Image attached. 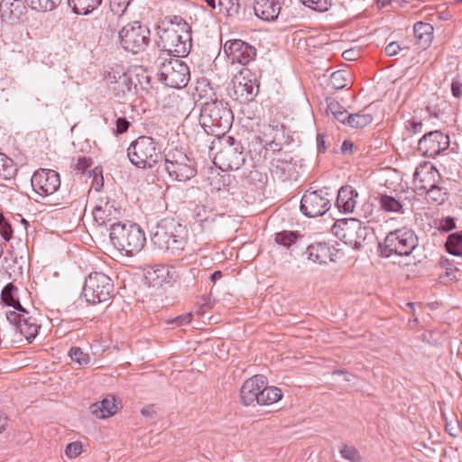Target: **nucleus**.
<instances>
[{
	"label": "nucleus",
	"mask_w": 462,
	"mask_h": 462,
	"mask_svg": "<svg viewBox=\"0 0 462 462\" xmlns=\"http://www.w3.org/2000/svg\"><path fill=\"white\" fill-rule=\"evenodd\" d=\"M282 397V393L281 389L275 386H267L265 379L263 378V387H262L256 404L271 405L280 401Z\"/></svg>",
	"instance_id": "nucleus-26"
},
{
	"label": "nucleus",
	"mask_w": 462,
	"mask_h": 462,
	"mask_svg": "<svg viewBox=\"0 0 462 462\" xmlns=\"http://www.w3.org/2000/svg\"><path fill=\"white\" fill-rule=\"evenodd\" d=\"M433 27L423 22H418L413 26V33L416 37L418 43L423 48L428 46L432 40Z\"/></svg>",
	"instance_id": "nucleus-28"
},
{
	"label": "nucleus",
	"mask_w": 462,
	"mask_h": 462,
	"mask_svg": "<svg viewBox=\"0 0 462 462\" xmlns=\"http://www.w3.org/2000/svg\"><path fill=\"white\" fill-rule=\"evenodd\" d=\"M120 44L127 51L139 53L150 42V30L139 22L125 25L119 32Z\"/></svg>",
	"instance_id": "nucleus-9"
},
{
	"label": "nucleus",
	"mask_w": 462,
	"mask_h": 462,
	"mask_svg": "<svg viewBox=\"0 0 462 462\" xmlns=\"http://www.w3.org/2000/svg\"><path fill=\"white\" fill-rule=\"evenodd\" d=\"M127 156L133 165L140 169H152L162 159L161 147L150 136H140L131 143Z\"/></svg>",
	"instance_id": "nucleus-5"
},
{
	"label": "nucleus",
	"mask_w": 462,
	"mask_h": 462,
	"mask_svg": "<svg viewBox=\"0 0 462 462\" xmlns=\"http://www.w3.org/2000/svg\"><path fill=\"white\" fill-rule=\"evenodd\" d=\"M306 254L309 260L319 264L336 262L342 254L337 248L328 243L311 244L308 246Z\"/></svg>",
	"instance_id": "nucleus-18"
},
{
	"label": "nucleus",
	"mask_w": 462,
	"mask_h": 462,
	"mask_svg": "<svg viewBox=\"0 0 462 462\" xmlns=\"http://www.w3.org/2000/svg\"><path fill=\"white\" fill-rule=\"evenodd\" d=\"M446 248L451 254L462 255V232L449 235L446 242Z\"/></svg>",
	"instance_id": "nucleus-35"
},
{
	"label": "nucleus",
	"mask_w": 462,
	"mask_h": 462,
	"mask_svg": "<svg viewBox=\"0 0 462 462\" xmlns=\"http://www.w3.org/2000/svg\"><path fill=\"white\" fill-rule=\"evenodd\" d=\"M224 51L232 63L242 65L249 63L256 56L255 48L241 40L227 41L224 44Z\"/></svg>",
	"instance_id": "nucleus-16"
},
{
	"label": "nucleus",
	"mask_w": 462,
	"mask_h": 462,
	"mask_svg": "<svg viewBox=\"0 0 462 462\" xmlns=\"http://www.w3.org/2000/svg\"><path fill=\"white\" fill-rule=\"evenodd\" d=\"M141 413H142L143 416H146V417H152V414L154 413L153 407H152V406H146V407H143V408L141 410Z\"/></svg>",
	"instance_id": "nucleus-61"
},
{
	"label": "nucleus",
	"mask_w": 462,
	"mask_h": 462,
	"mask_svg": "<svg viewBox=\"0 0 462 462\" xmlns=\"http://www.w3.org/2000/svg\"><path fill=\"white\" fill-rule=\"evenodd\" d=\"M379 253L382 257L404 254V232L402 229L393 230L379 244Z\"/></svg>",
	"instance_id": "nucleus-19"
},
{
	"label": "nucleus",
	"mask_w": 462,
	"mask_h": 462,
	"mask_svg": "<svg viewBox=\"0 0 462 462\" xmlns=\"http://www.w3.org/2000/svg\"><path fill=\"white\" fill-rule=\"evenodd\" d=\"M379 203L380 207L387 212H398L402 208V205L399 200L388 195H381Z\"/></svg>",
	"instance_id": "nucleus-41"
},
{
	"label": "nucleus",
	"mask_w": 462,
	"mask_h": 462,
	"mask_svg": "<svg viewBox=\"0 0 462 462\" xmlns=\"http://www.w3.org/2000/svg\"><path fill=\"white\" fill-rule=\"evenodd\" d=\"M102 0H68L69 5L76 14L87 15L96 10Z\"/></svg>",
	"instance_id": "nucleus-27"
},
{
	"label": "nucleus",
	"mask_w": 462,
	"mask_h": 462,
	"mask_svg": "<svg viewBox=\"0 0 462 462\" xmlns=\"http://www.w3.org/2000/svg\"><path fill=\"white\" fill-rule=\"evenodd\" d=\"M340 455L343 458L350 461V462H361L362 458L358 452V450L353 447L348 445H343L339 450Z\"/></svg>",
	"instance_id": "nucleus-45"
},
{
	"label": "nucleus",
	"mask_w": 462,
	"mask_h": 462,
	"mask_svg": "<svg viewBox=\"0 0 462 462\" xmlns=\"http://www.w3.org/2000/svg\"><path fill=\"white\" fill-rule=\"evenodd\" d=\"M332 233L346 245L360 248L365 234V228L361 222L351 218L337 221L332 226Z\"/></svg>",
	"instance_id": "nucleus-10"
},
{
	"label": "nucleus",
	"mask_w": 462,
	"mask_h": 462,
	"mask_svg": "<svg viewBox=\"0 0 462 462\" xmlns=\"http://www.w3.org/2000/svg\"><path fill=\"white\" fill-rule=\"evenodd\" d=\"M424 194H426L428 202L436 205L443 204L448 198V194L446 189L440 188L438 184L432 189L425 191Z\"/></svg>",
	"instance_id": "nucleus-34"
},
{
	"label": "nucleus",
	"mask_w": 462,
	"mask_h": 462,
	"mask_svg": "<svg viewBox=\"0 0 462 462\" xmlns=\"http://www.w3.org/2000/svg\"><path fill=\"white\" fill-rule=\"evenodd\" d=\"M254 10L257 17L271 22L278 18L281 5L279 0H254Z\"/></svg>",
	"instance_id": "nucleus-22"
},
{
	"label": "nucleus",
	"mask_w": 462,
	"mask_h": 462,
	"mask_svg": "<svg viewBox=\"0 0 462 462\" xmlns=\"http://www.w3.org/2000/svg\"><path fill=\"white\" fill-rule=\"evenodd\" d=\"M161 77L165 87H187L190 79L189 67L180 60L164 65Z\"/></svg>",
	"instance_id": "nucleus-14"
},
{
	"label": "nucleus",
	"mask_w": 462,
	"mask_h": 462,
	"mask_svg": "<svg viewBox=\"0 0 462 462\" xmlns=\"http://www.w3.org/2000/svg\"><path fill=\"white\" fill-rule=\"evenodd\" d=\"M206 213V208L205 207H198L196 208V217H197V221H199V222H209V221H214L215 220V217H204Z\"/></svg>",
	"instance_id": "nucleus-55"
},
{
	"label": "nucleus",
	"mask_w": 462,
	"mask_h": 462,
	"mask_svg": "<svg viewBox=\"0 0 462 462\" xmlns=\"http://www.w3.org/2000/svg\"><path fill=\"white\" fill-rule=\"evenodd\" d=\"M164 170L177 181H186L196 175L194 162L180 150L168 151L164 157Z\"/></svg>",
	"instance_id": "nucleus-8"
},
{
	"label": "nucleus",
	"mask_w": 462,
	"mask_h": 462,
	"mask_svg": "<svg viewBox=\"0 0 462 462\" xmlns=\"http://www.w3.org/2000/svg\"><path fill=\"white\" fill-rule=\"evenodd\" d=\"M441 177L439 171L430 162H424L417 167L413 174V189L419 194H424L425 191L436 186Z\"/></svg>",
	"instance_id": "nucleus-15"
},
{
	"label": "nucleus",
	"mask_w": 462,
	"mask_h": 462,
	"mask_svg": "<svg viewBox=\"0 0 462 462\" xmlns=\"http://www.w3.org/2000/svg\"><path fill=\"white\" fill-rule=\"evenodd\" d=\"M145 279L151 285L159 286L163 283H170L173 280V274L169 266L158 264L146 270Z\"/></svg>",
	"instance_id": "nucleus-24"
},
{
	"label": "nucleus",
	"mask_w": 462,
	"mask_h": 462,
	"mask_svg": "<svg viewBox=\"0 0 462 462\" xmlns=\"http://www.w3.org/2000/svg\"><path fill=\"white\" fill-rule=\"evenodd\" d=\"M122 84L126 85V87H144L150 84V77L146 71L139 69L125 75Z\"/></svg>",
	"instance_id": "nucleus-31"
},
{
	"label": "nucleus",
	"mask_w": 462,
	"mask_h": 462,
	"mask_svg": "<svg viewBox=\"0 0 462 462\" xmlns=\"http://www.w3.org/2000/svg\"><path fill=\"white\" fill-rule=\"evenodd\" d=\"M352 149H353V143L348 140H345L341 145L342 152L343 153L351 152Z\"/></svg>",
	"instance_id": "nucleus-59"
},
{
	"label": "nucleus",
	"mask_w": 462,
	"mask_h": 462,
	"mask_svg": "<svg viewBox=\"0 0 462 462\" xmlns=\"http://www.w3.org/2000/svg\"><path fill=\"white\" fill-rule=\"evenodd\" d=\"M109 236L113 245L127 255L140 252L146 243L143 230L134 223H113Z\"/></svg>",
	"instance_id": "nucleus-4"
},
{
	"label": "nucleus",
	"mask_w": 462,
	"mask_h": 462,
	"mask_svg": "<svg viewBox=\"0 0 462 462\" xmlns=\"http://www.w3.org/2000/svg\"><path fill=\"white\" fill-rule=\"evenodd\" d=\"M192 313L189 312L186 314L180 315L172 319L168 320V324H175L176 326H185L191 322L192 320Z\"/></svg>",
	"instance_id": "nucleus-51"
},
{
	"label": "nucleus",
	"mask_w": 462,
	"mask_h": 462,
	"mask_svg": "<svg viewBox=\"0 0 462 462\" xmlns=\"http://www.w3.org/2000/svg\"><path fill=\"white\" fill-rule=\"evenodd\" d=\"M158 46L174 57H185L191 48V33L189 24L180 20L158 27Z\"/></svg>",
	"instance_id": "nucleus-1"
},
{
	"label": "nucleus",
	"mask_w": 462,
	"mask_h": 462,
	"mask_svg": "<svg viewBox=\"0 0 462 462\" xmlns=\"http://www.w3.org/2000/svg\"><path fill=\"white\" fill-rule=\"evenodd\" d=\"M263 375H254L243 383L240 397L245 405L249 406L257 403L258 396L261 393L262 387H263Z\"/></svg>",
	"instance_id": "nucleus-21"
},
{
	"label": "nucleus",
	"mask_w": 462,
	"mask_h": 462,
	"mask_svg": "<svg viewBox=\"0 0 462 462\" xmlns=\"http://www.w3.org/2000/svg\"><path fill=\"white\" fill-rule=\"evenodd\" d=\"M222 273L220 271H216L211 274V281L216 282L217 280L222 278Z\"/></svg>",
	"instance_id": "nucleus-64"
},
{
	"label": "nucleus",
	"mask_w": 462,
	"mask_h": 462,
	"mask_svg": "<svg viewBox=\"0 0 462 462\" xmlns=\"http://www.w3.org/2000/svg\"><path fill=\"white\" fill-rule=\"evenodd\" d=\"M402 74L397 77L396 74H393L391 72L387 76V83L388 84H396L398 82V80L402 79Z\"/></svg>",
	"instance_id": "nucleus-60"
},
{
	"label": "nucleus",
	"mask_w": 462,
	"mask_h": 462,
	"mask_svg": "<svg viewBox=\"0 0 462 462\" xmlns=\"http://www.w3.org/2000/svg\"><path fill=\"white\" fill-rule=\"evenodd\" d=\"M25 9V6L21 5L19 1H15L11 4V14L17 19L23 14Z\"/></svg>",
	"instance_id": "nucleus-54"
},
{
	"label": "nucleus",
	"mask_w": 462,
	"mask_h": 462,
	"mask_svg": "<svg viewBox=\"0 0 462 462\" xmlns=\"http://www.w3.org/2000/svg\"><path fill=\"white\" fill-rule=\"evenodd\" d=\"M221 149L214 157V163L221 171H236L245 162L242 144L234 137L228 136L221 142Z\"/></svg>",
	"instance_id": "nucleus-7"
},
{
	"label": "nucleus",
	"mask_w": 462,
	"mask_h": 462,
	"mask_svg": "<svg viewBox=\"0 0 462 462\" xmlns=\"http://www.w3.org/2000/svg\"><path fill=\"white\" fill-rule=\"evenodd\" d=\"M298 238L299 234L294 231L284 230L275 234V242L287 248L295 244Z\"/></svg>",
	"instance_id": "nucleus-38"
},
{
	"label": "nucleus",
	"mask_w": 462,
	"mask_h": 462,
	"mask_svg": "<svg viewBox=\"0 0 462 462\" xmlns=\"http://www.w3.org/2000/svg\"><path fill=\"white\" fill-rule=\"evenodd\" d=\"M373 122V116L370 114H350L346 125L355 128H362Z\"/></svg>",
	"instance_id": "nucleus-39"
},
{
	"label": "nucleus",
	"mask_w": 462,
	"mask_h": 462,
	"mask_svg": "<svg viewBox=\"0 0 462 462\" xmlns=\"http://www.w3.org/2000/svg\"><path fill=\"white\" fill-rule=\"evenodd\" d=\"M132 0H109L111 10L117 14H123Z\"/></svg>",
	"instance_id": "nucleus-49"
},
{
	"label": "nucleus",
	"mask_w": 462,
	"mask_h": 462,
	"mask_svg": "<svg viewBox=\"0 0 462 462\" xmlns=\"http://www.w3.org/2000/svg\"><path fill=\"white\" fill-rule=\"evenodd\" d=\"M116 125V135L125 133L130 126V123L125 117L117 118Z\"/></svg>",
	"instance_id": "nucleus-52"
},
{
	"label": "nucleus",
	"mask_w": 462,
	"mask_h": 462,
	"mask_svg": "<svg viewBox=\"0 0 462 462\" xmlns=\"http://www.w3.org/2000/svg\"><path fill=\"white\" fill-rule=\"evenodd\" d=\"M328 113L333 115L334 118L342 124H346L350 115L347 111L337 101H329L328 104Z\"/></svg>",
	"instance_id": "nucleus-37"
},
{
	"label": "nucleus",
	"mask_w": 462,
	"mask_h": 462,
	"mask_svg": "<svg viewBox=\"0 0 462 462\" xmlns=\"http://www.w3.org/2000/svg\"><path fill=\"white\" fill-rule=\"evenodd\" d=\"M114 290V283L108 275L95 272L86 278L83 295L89 304H97L109 300Z\"/></svg>",
	"instance_id": "nucleus-6"
},
{
	"label": "nucleus",
	"mask_w": 462,
	"mask_h": 462,
	"mask_svg": "<svg viewBox=\"0 0 462 462\" xmlns=\"http://www.w3.org/2000/svg\"><path fill=\"white\" fill-rule=\"evenodd\" d=\"M16 171L13 160L0 152V178L10 180L15 175Z\"/></svg>",
	"instance_id": "nucleus-33"
},
{
	"label": "nucleus",
	"mask_w": 462,
	"mask_h": 462,
	"mask_svg": "<svg viewBox=\"0 0 462 462\" xmlns=\"http://www.w3.org/2000/svg\"><path fill=\"white\" fill-rule=\"evenodd\" d=\"M34 192L42 198L54 194L60 187V174L51 169L36 171L31 179Z\"/></svg>",
	"instance_id": "nucleus-13"
},
{
	"label": "nucleus",
	"mask_w": 462,
	"mask_h": 462,
	"mask_svg": "<svg viewBox=\"0 0 462 462\" xmlns=\"http://www.w3.org/2000/svg\"><path fill=\"white\" fill-rule=\"evenodd\" d=\"M317 150H318V152H325L327 148H326V145H325V136L323 134H317Z\"/></svg>",
	"instance_id": "nucleus-57"
},
{
	"label": "nucleus",
	"mask_w": 462,
	"mask_h": 462,
	"mask_svg": "<svg viewBox=\"0 0 462 462\" xmlns=\"http://www.w3.org/2000/svg\"><path fill=\"white\" fill-rule=\"evenodd\" d=\"M449 145L448 136L439 131L430 132L419 141V150L428 157H435Z\"/></svg>",
	"instance_id": "nucleus-17"
},
{
	"label": "nucleus",
	"mask_w": 462,
	"mask_h": 462,
	"mask_svg": "<svg viewBox=\"0 0 462 462\" xmlns=\"http://www.w3.org/2000/svg\"><path fill=\"white\" fill-rule=\"evenodd\" d=\"M32 10L48 12L52 11L60 3V0H23Z\"/></svg>",
	"instance_id": "nucleus-36"
},
{
	"label": "nucleus",
	"mask_w": 462,
	"mask_h": 462,
	"mask_svg": "<svg viewBox=\"0 0 462 462\" xmlns=\"http://www.w3.org/2000/svg\"><path fill=\"white\" fill-rule=\"evenodd\" d=\"M234 116L227 103L214 100L203 105L199 123L208 134L219 136L225 134L231 127Z\"/></svg>",
	"instance_id": "nucleus-3"
},
{
	"label": "nucleus",
	"mask_w": 462,
	"mask_h": 462,
	"mask_svg": "<svg viewBox=\"0 0 462 462\" xmlns=\"http://www.w3.org/2000/svg\"><path fill=\"white\" fill-rule=\"evenodd\" d=\"M217 5L219 12H226L227 15H232L238 10V0H218Z\"/></svg>",
	"instance_id": "nucleus-46"
},
{
	"label": "nucleus",
	"mask_w": 462,
	"mask_h": 462,
	"mask_svg": "<svg viewBox=\"0 0 462 462\" xmlns=\"http://www.w3.org/2000/svg\"><path fill=\"white\" fill-rule=\"evenodd\" d=\"M236 99L241 98V103L251 102L257 96L259 88H231Z\"/></svg>",
	"instance_id": "nucleus-44"
},
{
	"label": "nucleus",
	"mask_w": 462,
	"mask_h": 462,
	"mask_svg": "<svg viewBox=\"0 0 462 462\" xmlns=\"http://www.w3.org/2000/svg\"><path fill=\"white\" fill-rule=\"evenodd\" d=\"M82 449V443L80 441H74L66 446L65 454L69 458H76L81 454Z\"/></svg>",
	"instance_id": "nucleus-48"
},
{
	"label": "nucleus",
	"mask_w": 462,
	"mask_h": 462,
	"mask_svg": "<svg viewBox=\"0 0 462 462\" xmlns=\"http://www.w3.org/2000/svg\"><path fill=\"white\" fill-rule=\"evenodd\" d=\"M88 167V162L86 158H81L79 160L78 168L85 171Z\"/></svg>",
	"instance_id": "nucleus-63"
},
{
	"label": "nucleus",
	"mask_w": 462,
	"mask_h": 462,
	"mask_svg": "<svg viewBox=\"0 0 462 462\" xmlns=\"http://www.w3.org/2000/svg\"><path fill=\"white\" fill-rule=\"evenodd\" d=\"M357 191L351 186L341 187L337 193L336 206L340 212L352 213L356 206Z\"/></svg>",
	"instance_id": "nucleus-23"
},
{
	"label": "nucleus",
	"mask_w": 462,
	"mask_h": 462,
	"mask_svg": "<svg viewBox=\"0 0 462 462\" xmlns=\"http://www.w3.org/2000/svg\"><path fill=\"white\" fill-rule=\"evenodd\" d=\"M354 84L353 75L346 70L333 72L329 79L330 87H352Z\"/></svg>",
	"instance_id": "nucleus-32"
},
{
	"label": "nucleus",
	"mask_w": 462,
	"mask_h": 462,
	"mask_svg": "<svg viewBox=\"0 0 462 462\" xmlns=\"http://www.w3.org/2000/svg\"><path fill=\"white\" fill-rule=\"evenodd\" d=\"M303 4L316 11L324 12L330 5L328 0H303Z\"/></svg>",
	"instance_id": "nucleus-50"
},
{
	"label": "nucleus",
	"mask_w": 462,
	"mask_h": 462,
	"mask_svg": "<svg viewBox=\"0 0 462 462\" xmlns=\"http://www.w3.org/2000/svg\"><path fill=\"white\" fill-rule=\"evenodd\" d=\"M455 221L453 217H447L442 219H440L439 224V228L443 231H449L453 228H455Z\"/></svg>",
	"instance_id": "nucleus-53"
},
{
	"label": "nucleus",
	"mask_w": 462,
	"mask_h": 462,
	"mask_svg": "<svg viewBox=\"0 0 462 462\" xmlns=\"http://www.w3.org/2000/svg\"><path fill=\"white\" fill-rule=\"evenodd\" d=\"M0 236L5 242L13 237V228L2 213H0Z\"/></svg>",
	"instance_id": "nucleus-47"
},
{
	"label": "nucleus",
	"mask_w": 462,
	"mask_h": 462,
	"mask_svg": "<svg viewBox=\"0 0 462 462\" xmlns=\"http://www.w3.org/2000/svg\"><path fill=\"white\" fill-rule=\"evenodd\" d=\"M6 319L14 328L19 334L31 343L38 335L40 325L37 320L32 317L25 309L19 310H10L6 312Z\"/></svg>",
	"instance_id": "nucleus-12"
},
{
	"label": "nucleus",
	"mask_w": 462,
	"mask_h": 462,
	"mask_svg": "<svg viewBox=\"0 0 462 462\" xmlns=\"http://www.w3.org/2000/svg\"><path fill=\"white\" fill-rule=\"evenodd\" d=\"M117 404L115 396L107 395L102 401L90 405V412L97 419H106L113 416L117 411Z\"/></svg>",
	"instance_id": "nucleus-25"
},
{
	"label": "nucleus",
	"mask_w": 462,
	"mask_h": 462,
	"mask_svg": "<svg viewBox=\"0 0 462 462\" xmlns=\"http://www.w3.org/2000/svg\"><path fill=\"white\" fill-rule=\"evenodd\" d=\"M17 291L18 289L13 283H8L4 287L1 293L2 301L5 305L13 307L16 312L24 309L19 301Z\"/></svg>",
	"instance_id": "nucleus-29"
},
{
	"label": "nucleus",
	"mask_w": 462,
	"mask_h": 462,
	"mask_svg": "<svg viewBox=\"0 0 462 462\" xmlns=\"http://www.w3.org/2000/svg\"><path fill=\"white\" fill-rule=\"evenodd\" d=\"M329 208L330 195L326 189L306 190L300 200V210L309 217L322 216Z\"/></svg>",
	"instance_id": "nucleus-11"
},
{
	"label": "nucleus",
	"mask_w": 462,
	"mask_h": 462,
	"mask_svg": "<svg viewBox=\"0 0 462 462\" xmlns=\"http://www.w3.org/2000/svg\"><path fill=\"white\" fill-rule=\"evenodd\" d=\"M342 56L346 60H355L357 59V52L354 50H346Z\"/></svg>",
	"instance_id": "nucleus-58"
},
{
	"label": "nucleus",
	"mask_w": 462,
	"mask_h": 462,
	"mask_svg": "<svg viewBox=\"0 0 462 462\" xmlns=\"http://www.w3.org/2000/svg\"><path fill=\"white\" fill-rule=\"evenodd\" d=\"M7 424V417L4 414L0 413V433L3 432V430L5 429V426Z\"/></svg>",
	"instance_id": "nucleus-62"
},
{
	"label": "nucleus",
	"mask_w": 462,
	"mask_h": 462,
	"mask_svg": "<svg viewBox=\"0 0 462 462\" xmlns=\"http://www.w3.org/2000/svg\"><path fill=\"white\" fill-rule=\"evenodd\" d=\"M401 50L402 47L398 42H392L385 47V53L388 56H394L398 54L401 51Z\"/></svg>",
	"instance_id": "nucleus-56"
},
{
	"label": "nucleus",
	"mask_w": 462,
	"mask_h": 462,
	"mask_svg": "<svg viewBox=\"0 0 462 462\" xmlns=\"http://www.w3.org/2000/svg\"><path fill=\"white\" fill-rule=\"evenodd\" d=\"M232 85V87H259L260 83L250 69L244 68L234 75Z\"/></svg>",
	"instance_id": "nucleus-30"
},
{
	"label": "nucleus",
	"mask_w": 462,
	"mask_h": 462,
	"mask_svg": "<svg viewBox=\"0 0 462 462\" xmlns=\"http://www.w3.org/2000/svg\"><path fill=\"white\" fill-rule=\"evenodd\" d=\"M276 172H278V171H281L282 172V178L283 180H286V179H292V178H296L295 176V164L292 163L291 161L288 162V161H284V160H277V162H276Z\"/></svg>",
	"instance_id": "nucleus-42"
},
{
	"label": "nucleus",
	"mask_w": 462,
	"mask_h": 462,
	"mask_svg": "<svg viewBox=\"0 0 462 462\" xmlns=\"http://www.w3.org/2000/svg\"><path fill=\"white\" fill-rule=\"evenodd\" d=\"M422 307L420 304L408 303L406 305V316H411L409 318L408 325L410 328H415L419 324V317L421 313Z\"/></svg>",
	"instance_id": "nucleus-43"
},
{
	"label": "nucleus",
	"mask_w": 462,
	"mask_h": 462,
	"mask_svg": "<svg viewBox=\"0 0 462 462\" xmlns=\"http://www.w3.org/2000/svg\"><path fill=\"white\" fill-rule=\"evenodd\" d=\"M187 231L184 226L173 218L161 220L152 232V242L160 249L170 251L173 255L179 256L183 251Z\"/></svg>",
	"instance_id": "nucleus-2"
},
{
	"label": "nucleus",
	"mask_w": 462,
	"mask_h": 462,
	"mask_svg": "<svg viewBox=\"0 0 462 462\" xmlns=\"http://www.w3.org/2000/svg\"><path fill=\"white\" fill-rule=\"evenodd\" d=\"M69 356L70 359L80 366H84L89 364L90 356L88 353L84 352L79 346H71L69 350Z\"/></svg>",
	"instance_id": "nucleus-40"
},
{
	"label": "nucleus",
	"mask_w": 462,
	"mask_h": 462,
	"mask_svg": "<svg viewBox=\"0 0 462 462\" xmlns=\"http://www.w3.org/2000/svg\"><path fill=\"white\" fill-rule=\"evenodd\" d=\"M119 216L120 212L116 201H110L107 198H100L93 209L94 220L99 226L106 225L110 221L116 219Z\"/></svg>",
	"instance_id": "nucleus-20"
}]
</instances>
